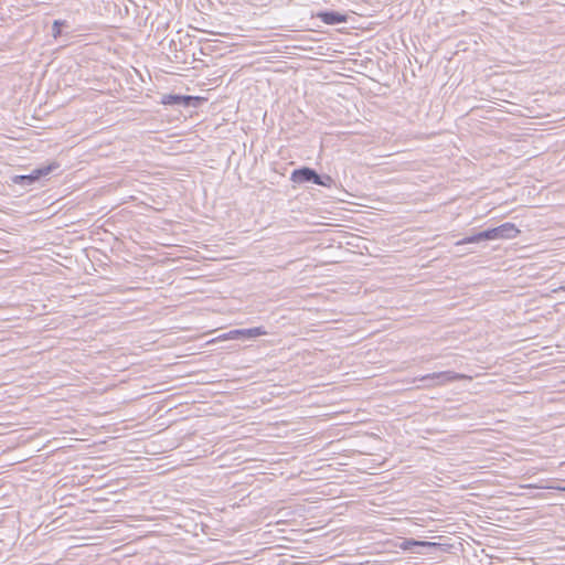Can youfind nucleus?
<instances>
[{
	"label": "nucleus",
	"instance_id": "obj_1",
	"mask_svg": "<svg viewBox=\"0 0 565 565\" xmlns=\"http://www.w3.org/2000/svg\"><path fill=\"white\" fill-rule=\"evenodd\" d=\"M462 379H470L469 376H466L463 374H459L452 371H444V372H437L424 375L420 377V381L426 382V387H435V386H441L452 381H458Z\"/></svg>",
	"mask_w": 565,
	"mask_h": 565
},
{
	"label": "nucleus",
	"instance_id": "obj_2",
	"mask_svg": "<svg viewBox=\"0 0 565 565\" xmlns=\"http://www.w3.org/2000/svg\"><path fill=\"white\" fill-rule=\"evenodd\" d=\"M520 231L513 223H504L498 227L483 231L486 241L511 239L518 236Z\"/></svg>",
	"mask_w": 565,
	"mask_h": 565
},
{
	"label": "nucleus",
	"instance_id": "obj_3",
	"mask_svg": "<svg viewBox=\"0 0 565 565\" xmlns=\"http://www.w3.org/2000/svg\"><path fill=\"white\" fill-rule=\"evenodd\" d=\"M56 168H57V164H55V163L43 166L41 168L33 170L28 175H15L13 178V182L21 183V184H31L35 180H39L41 177H45V175L50 174Z\"/></svg>",
	"mask_w": 565,
	"mask_h": 565
},
{
	"label": "nucleus",
	"instance_id": "obj_4",
	"mask_svg": "<svg viewBox=\"0 0 565 565\" xmlns=\"http://www.w3.org/2000/svg\"><path fill=\"white\" fill-rule=\"evenodd\" d=\"M267 331L263 329L262 327L250 328V329H236L231 330L227 333H224L218 337V340H232V339H238V338H256L259 335H266Z\"/></svg>",
	"mask_w": 565,
	"mask_h": 565
},
{
	"label": "nucleus",
	"instance_id": "obj_5",
	"mask_svg": "<svg viewBox=\"0 0 565 565\" xmlns=\"http://www.w3.org/2000/svg\"><path fill=\"white\" fill-rule=\"evenodd\" d=\"M291 180L296 183H305V182H320V175L310 168H302L299 170H295L291 175Z\"/></svg>",
	"mask_w": 565,
	"mask_h": 565
},
{
	"label": "nucleus",
	"instance_id": "obj_6",
	"mask_svg": "<svg viewBox=\"0 0 565 565\" xmlns=\"http://www.w3.org/2000/svg\"><path fill=\"white\" fill-rule=\"evenodd\" d=\"M317 17L326 24H338L347 21V15L340 12H320Z\"/></svg>",
	"mask_w": 565,
	"mask_h": 565
},
{
	"label": "nucleus",
	"instance_id": "obj_7",
	"mask_svg": "<svg viewBox=\"0 0 565 565\" xmlns=\"http://www.w3.org/2000/svg\"><path fill=\"white\" fill-rule=\"evenodd\" d=\"M435 545H436L435 543L425 542V541H415V540L411 539V540H404L403 543L401 544V547L405 551H414V548L417 546L433 547Z\"/></svg>",
	"mask_w": 565,
	"mask_h": 565
},
{
	"label": "nucleus",
	"instance_id": "obj_8",
	"mask_svg": "<svg viewBox=\"0 0 565 565\" xmlns=\"http://www.w3.org/2000/svg\"><path fill=\"white\" fill-rule=\"evenodd\" d=\"M482 241H486V237H483V232H480L476 235H471V236H467L465 238H462L461 241H458L456 243V245H463V244H475V243H480Z\"/></svg>",
	"mask_w": 565,
	"mask_h": 565
},
{
	"label": "nucleus",
	"instance_id": "obj_9",
	"mask_svg": "<svg viewBox=\"0 0 565 565\" xmlns=\"http://www.w3.org/2000/svg\"><path fill=\"white\" fill-rule=\"evenodd\" d=\"M333 180L331 177L326 175L324 178L320 177V182H315L316 184L323 185V186H330L332 184Z\"/></svg>",
	"mask_w": 565,
	"mask_h": 565
},
{
	"label": "nucleus",
	"instance_id": "obj_10",
	"mask_svg": "<svg viewBox=\"0 0 565 565\" xmlns=\"http://www.w3.org/2000/svg\"><path fill=\"white\" fill-rule=\"evenodd\" d=\"M53 32H54V36H56L60 33V22L58 21H54Z\"/></svg>",
	"mask_w": 565,
	"mask_h": 565
}]
</instances>
